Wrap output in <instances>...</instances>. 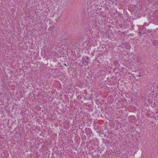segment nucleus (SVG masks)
Returning <instances> with one entry per match:
<instances>
[{
	"instance_id": "nucleus-1",
	"label": "nucleus",
	"mask_w": 158,
	"mask_h": 158,
	"mask_svg": "<svg viewBox=\"0 0 158 158\" xmlns=\"http://www.w3.org/2000/svg\"><path fill=\"white\" fill-rule=\"evenodd\" d=\"M60 16L59 14L58 13H56L55 14V19L56 21H59L60 18Z\"/></svg>"
},
{
	"instance_id": "nucleus-2",
	"label": "nucleus",
	"mask_w": 158,
	"mask_h": 158,
	"mask_svg": "<svg viewBox=\"0 0 158 158\" xmlns=\"http://www.w3.org/2000/svg\"><path fill=\"white\" fill-rule=\"evenodd\" d=\"M85 59H86V60H88L87 61V62H89V60H88V58L87 57H85V58H83V61L84 62L85 61Z\"/></svg>"
},
{
	"instance_id": "nucleus-3",
	"label": "nucleus",
	"mask_w": 158,
	"mask_h": 158,
	"mask_svg": "<svg viewBox=\"0 0 158 158\" xmlns=\"http://www.w3.org/2000/svg\"><path fill=\"white\" fill-rule=\"evenodd\" d=\"M141 76V75H139V77H140Z\"/></svg>"
}]
</instances>
